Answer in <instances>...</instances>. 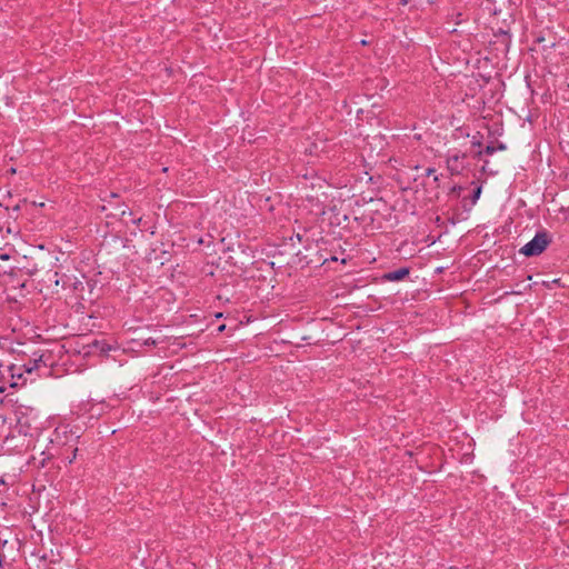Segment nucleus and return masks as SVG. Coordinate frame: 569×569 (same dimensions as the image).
I'll return each mask as SVG.
<instances>
[{
	"label": "nucleus",
	"mask_w": 569,
	"mask_h": 569,
	"mask_svg": "<svg viewBox=\"0 0 569 569\" xmlns=\"http://www.w3.org/2000/svg\"><path fill=\"white\" fill-rule=\"evenodd\" d=\"M551 241V234L547 230L538 231L535 237L519 250V252L526 257L539 256L547 249Z\"/></svg>",
	"instance_id": "1"
},
{
	"label": "nucleus",
	"mask_w": 569,
	"mask_h": 569,
	"mask_svg": "<svg viewBox=\"0 0 569 569\" xmlns=\"http://www.w3.org/2000/svg\"><path fill=\"white\" fill-rule=\"evenodd\" d=\"M466 158V153H455L448 156L447 158V168L451 174H460L463 170L465 166L462 163V159Z\"/></svg>",
	"instance_id": "2"
},
{
	"label": "nucleus",
	"mask_w": 569,
	"mask_h": 569,
	"mask_svg": "<svg viewBox=\"0 0 569 569\" xmlns=\"http://www.w3.org/2000/svg\"><path fill=\"white\" fill-rule=\"evenodd\" d=\"M410 270L411 269L409 267H401L397 270H392V271L383 273L381 276V280L388 281V282L401 281L410 274Z\"/></svg>",
	"instance_id": "3"
},
{
	"label": "nucleus",
	"mask_w": 569,
	"mask_h": 569,
	"mask_svg": "<svg viewBox=\"0 0 569 569\" xmlns=\"http://www.w3.org/2000/svg\"><path fill=\"white\" fill-rule=\"evenodd\" d=\"M42 355H38V352H33V357L30 358L26 363H23V370L27 373H31L34 370L39 369L41 365H43L44 368L48 366L42 360Z\"/></svg>",
	"instance_id": "4"
},
{
	"label": "nucleus",
	"mask_w": 569,
	"mask_h": 569,
	"mask_svg": "<svg viewBox=\"0 0 569 569\" xmlns=\"http://www.w3.org/2000/svg\"><path fill=\"white\" fill-rule=\"evenodd\" d=\"M495 37L497 38V42L502 47V51L507 52L511 42V36L509 31L499 29L498 32L495 33Z\"/></svg>",
	"instance_id": "5"
},
{
	"label": "nucleus",
	"mask_w": 569,
	"mask_h": 569,
	"mask_svg": "<svg viewBox=\"0 0 569 569\" xmlns=\"http://www.w3.org/2000/svg\"><path fill=\"white\" fill-rule=\"evenodd\" d=\"M93 347H96L97 349H99L102 353H107L108 351L111 350V347L110 345H108L107 342L104 341H98V340H94L92 342Z\"/></svg>",
	"instance_id": "6"
},
{
	"label": "nucleus",
	"mask_w": 569,
	"mask_h": 569,
	"mask_svg": "<svg viewBox=\"0 0 569 569\" xmlns=\"http://www.w3.org/2000/svg\"><path fill=\"white\" fill-rule=\"evenodd\" d=\"M481 191H482V187H481V186H477V187L473 189V191H472V193H471V197H470V199H471V203H472V204H475V203L478 201V199H479V198H480V196H481Z\"/></svg>",
	"instance_id": "7"
},
{
	"label": "nucleus",
	"mask_w": 569,
	"mask_h": 569,
	"mask_svg": "<svg viewBox=\"0 0 569 569\" xmlns=\"http://www.w3.org/2000/svg\"><path fill=\"white\" fill-rule=\"evenodd\" d=\"M77 452H78V448H73L71 450V455L67 456L66 458H62V461L66 463V465H71L76 457H77Z\"/></svg>",
	"instance_id": "8"
},
{
	"label": "nucleus",
	"mask_w": 569,
	"mask_h": 569,
	"mask_svg": "<svg viewBox=\"0 0 569 569\" xmlns=\"http://www.w3.org/2000/svg\"><path fill=\"white\" fill-rule=\"evenodd\" d=\"M48 280L53 282L56 286H59V272H48Z\"/></svg>",
	"instance_id": "9"
},
{
	"label": "nucleus",
	"mask_w": 569,
	"mask_h": 569,
	"mask_svg": "<svg viewBox=\"0 0 569 569\" xmlns=\"http://www.w3.org/2000/svg\"><path fill=\"white\" fill-rule=\"evenodd\" d=\"M68 281L69 278H67L64 274H59V286H61L62 288H67L69 286Z\"/></svg>",
	"instance_id": "10"
},
{
	"label": "nucleus",
	"mask_w": 569,
	"mask_h": 569,
	"mask_svg": "<svg viewBox=\"0 0 569 569\" xmlns=\"http://www.w3.org/2000/svg\"><path fill=\"white\" fill-rule=\"evenodd\" d=\"M483 151H485V154H487V156H491V154H493V153L496 152V147H495L492 143H490V144H488V146L483 149Z\"/></svg>",
	"instance_id": "11"
},
{
	"label": "nucleus",
	"mask_w": 569,
	"mask_h": 569,
	"mask_svg": "<svg viewBox=\"0 0 569 569\" xmlns=\"http://www.w3.org/2000/svg\"><path fill=\"white\" fill-rule=\"evenodd\" d=\"M143 345L148 347H154L157 345V341L152 338H148L143 341Z\"/></svg>",
	"instance_id": "12"
},
{
	"label": "nucleus",
	"mask_w": 569,
	"mask_h": 569,
	"mask_svg": "<svg viewBox=\"0 0 569 569\" xmlns=\"http://www.w3.org/2000/svg\"><path fill=\"white\" fill-rule=\"evenodd\" d=\"M461 190H462V187H460V186H457V184H456V186H453V187L450 189V192H451V193H457V194H459Z\"/></svg>",
	"instance_id": "13"
},
{
	"label": "nucleus",
	"mask_w": 569,
	"mask_h": 569,
	"mask_svg": "<svg viewBox=\"0 0 569 569\" xmlns=\"http://www.w3.org/2000/svg\"><path fill=\"white\" fill-rule=\"evenodd\" d=\"M495 147H496V151L497 150L503 151L507 149V146L503 142H498V144Z\"/></svg>",
	"instance_id": "14"
},
{
	"label": "nucleus",
	"mask_w": 569,
	"mask_h": 569,
	"mask_svg": "<svg viewBox=\"0 0 569 569\" xmlns=\"http://www.w3.org/2000/svg\"><path fill=\"white\" fill-rule=\"evenodd\" d=\"M472 146H475V147H480L481 146V141L479 139H477L476 136L472 139Z\"/></svg>",
	"instance_id": "15"
},
{
	"label": "nucleus",
	"mask_w": 569,
	"mask_h": 569,
	"mask_svg": "<svg viewBox=\"0 0 569 569\" xmlns=\"http://www.w3.org/2000/svg\"><path fill=\"white\" fill-rule=\"evenodd\" d=\"M10 259V254L9 253H0V260L1 261H7Z\"/></svg>",
	"instance_id": "16"
},
{
	"label": "nucleus",
	"mask_w": 569,
	"mask_h": 569,
	"mask_svg": "<svg viewBox=\"0 0 569 569\" xmlns=\"http://www.w3.org/2000/svg\"><path fill=\"white\" fill-rule=\"evenodd\" d=\"M482 154H485V151H483V150H479V151H477V152L475 153V158L480 160V159H481V157H482Z\"/></svg>",
	"instance_id": "17"
},
{
	"label": "nucleus",
	"mask_w": 569,
	"mask_h": 569,
	"mask_svg": "<svg viewBox=\"0 0 569 569\" xmlns=\"http://www.w3.org/2000/svg\"><path fill=\"white\" fill-rule=\"evenodd\" d=\"M435 171H436V170H435L433 168H428V169L426 170V176H428V177H429V176L433 174V173H435Z\"/></svg>",
	"instance_id": "18"
},
{
	"label": "nucleus",
	"mask_w": 569,
	"mask_h": 569,
	"mask_svg": "<svg viewBox=\"0 0 569 569\" xmlns=\"http://www.w3.org/2000/svg\"><path fill=\"white\" fill-rule=\"evenodd\" d=\"M224 328H226V326H224V325H221V326L218 328V331H220V332H221V331H223V330H224Z\"/></svg>",
	"instance_id": "19"
},
{
	"label": "nucleus",
	"mask_w": 569,
	"mask_h": 569,
	"mask_svg": "<svg viewBox=\"0 0 569 569\" xmlns=\"http://www.w3.org/2000/svg\"><path fill=\"white\" fill-rule=\"evenodd\" d=\"M222 316H223V315H222L221 312L216 313V318H218V319H219V318H222Z\"/></svg>",
	"instance_id": "20"
},
{
	"label": "nucleus",
	"mask_w": 569,
	"mask_h": 569,
	"mask_svg": "<svg viewBox=\"0 0 569 569\" xmlns=\"http://www.w3.org/2000/svg\"><path fill=\"white\" fill-rule=\"evenodd\" d=\"M433 181H435V182H438V181H439V176H435V177H433Z\"/></svg>",
	"instance_id": "21"
},
{
	"label": "nucleus",
	"mask_w": 569,
	"mask_h": 569,
	"mask_svg": "<svg viewBox=\"0 0 569 569\" xmlns=\"http://www.w3.org/2000/svg\"><path fill=\"white\" fill-rule=\"evenodd\" d=\"M141 221V218H138L137 220H133V223H139Z\"/></svg>",
	"instance_id": "22"
},
{
	"label": "nucleus",
	"mask_w": 569,
	"mask_h": 569,
	"mask_svg": "<svg viewBox=\"0 0 569 569\" xmlns=\"http://www.w3.org/2000/svg\"><path fill=\"white\" fill-rule=\"evenodd\" d=\"M0 485H4L3 478H0Z\"/></svg>",
	"instance_id": "23"
},
{
	"label": "nucleus",
	"mask_w": 569,
	"mask_h": 569,
	"mask_svg": "<svg viewBox=\"0 0 569 569\" xmlns=\"http://www.w3.org/2000/svg\"><path fill=\"white\" fill-rule=\"evenodd\" d=\"M126 213H127V211H126V210H122V211H121V216H124Z\"/></svg>",
	"instance_id": "24"
},
{
	"label": "nucleus",
	"mask_w": 569,
	"mask_h": 569,
	"mask_svg": "<svg viewBox=\"0 0 569 569\" xmlns=\"http://www.w3.org/2000/svg\"><path fill=\"white\" fill-rule=\"evenodd\" d=\"M4 391V387H0V392H3Z\"/></svg>",
	"instance_id": "25"
},
{
	"label": "nucleus",
	"mask_w": 569,
	"mask_h": 569,
	"mask_svg": "<svg viewBox=\"0 0 569 569\" xmlns=\"http://www.w3.org/2000/svg\"><path fill=\"white\" fill-rule=\"evenodd\" d=\"M2 565V556L0 555V566Z\"/></svg>",
	"instance_id": "26"
}]
</instances>
